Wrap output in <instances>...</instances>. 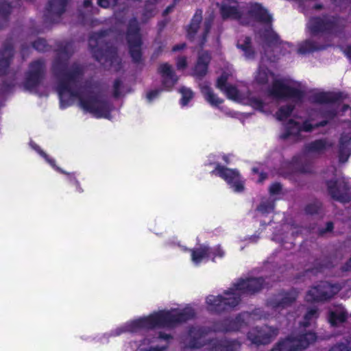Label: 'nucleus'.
<instances>
[{"instance_id": "f257e3e1", "label": "nucleus", "mask_w": 351, "mask_h": 351, "mask_svg": "<svg viewBox=\"0 0 351 351\" xmlns=\"http://www.w3.org/2000/svg\"><path fill=\"white\" fill-rule=\"evenodd\" d=\"M220 12L223 19H237L243 25L256 22L264 26L258 33L266 46L264 55L262 56L258 69L254 73V81L258 84L265 85L271 78L272 85L267 89L269 95L278 99L289 98L292 100V103L281 106L276 112L278 120L287 118L293 112L295 106L301 102L304 93L291 86L284 80L276 79L274 73L267 67V62H274L276 59V56H270V48L274 47L273 50L278 51L280 44L278 35L271 29V16L260 4H241L235 0H224L220 6Z\"/></svg>"}, {"instance_id": "f03ea898", "label": "nucleus", "mask_w": 351, "mask_h": 351, "mask_svg": "<svg viewBox=\"0 0 351 351\" xmlns=\"http://www.w3.org/2000/svg\"><path fill=\"white\" fill-rule=\"evenodd\" d=\"M53 70L57 80V91L62 108L77 101L80 107L86 113L96 118H112V105L108 100L95 92L90 84L80 83L83 69L79 64L69 66L64 63L56 62Z\"/></svg>"}, {"instance_id": "7ed1b4c3", "label": "nucleus", "mask_w": 351, "mask_h": 351, "mask_svg": "<svg viewBox=\"0 0 351 351\" xmlns=\"http://www.w3.org/2000/svg\"><path fill=\"white\" fill-rule=\"evenodd\" d=\"M263 281L262 278L240 279L222 295H208L206 300L208 310L218 313L232 310L240 303L243 295L259 291L263 287Z\"/></svg>"}, {"instance_id": "20e7f679", "label": "nucleus", "mask_w": 351, "mask_h": 351, "mask_svg": "<svg viewBox=\"0 0 351 351\" xmlns=\"http://www.w3.org/2000/svg\"><path fill=\"white\" fill-rule=\"evenodd\" d=\"M176 319L174 310H160L154 311L147 316L130 320L112 330L110 334H104L100 341L106 342L110 336H119L123 332H140L154 329H169Z\"/></svg>"}, {"instance_id": "39448f33", "label": "nucleus", "mask_w": 351, "mask_h": 351, "mask_svg": "<svg viewBox=\"0 0 351 351\" xmlns=\"http://www.w3.org/2000/svg\"><path fill=\"white\" fill-rule=\"evenodd\" d=\"M344 26L343 20L334 16L313 17L308 23V28L312 38L299 45L298 53L306 54L318 50H322L326 46L316 42L313 37L324 34H335L341 31Z\"/></svg>"}, {"instance_id": "423d86ee", "label": "nucleus", "mask_w": 351, "mask_h": 351, "mask_svg": "<svg viewBox=\"0 0 351 351\" xmlns=\"http://www.w3.org/2000/svg\"><path fill=\"white\" fill-rule=\"evenodd\" d=\"M89 46L95 58L114 71L121 69V59L117 55L116 48L106 42L104 33L94 34L89 39Z\"/></svg>"}, {"instance_id": "0eeeda50", "label": "nucleus", "mask_w": 351, "mask_h": 351, "mask_svg": "<svg viewBox=\"0 0 351 351\" xmlns=\"http://www.w3.org/2000/svg\"><path fill=\"white\" fill-rule=\"evenodd\" d=\"M269 315L261 309H255L252 313L243 312L234 319H225L213 324V331L218 332H230L239 330L252 321L265 319Z\"/></svg>"}, {"instance_id": "6e6552de", "label": "nucleus", "mask_w": 351, "mask_h": 351, "mask_svg": "<svg viewBox=\"0 0 351 351\" xmlns=\"http://www.w3.org/2000/svg\"><path fill=\"white\" fill-rule=\"evenodd\" d=\"M316 339L313 332L292 334L285 340L280 341L271 351H302Z\"/></svg>"}, {"instance_id": "1a4fd4ad", "label": "nucleus", "mask_w": 351, "mask_h": 351, "mask_svg": "<svg viewBox=\"0 0 351 351\" xmlns=\"http://www.w3.org/2000/svg\"><path fill=\"white\" fill-rule=\"evenodd\" d=\"M331 146L332 143L326 138L315 140L306 144L303 156L295 159L296 164L298 165V170L302 173L310 172L311 169L308 165L300 166V163L306 162L308 158L319 157Z\"/></svg>"}, {"instance_id": "9d476101", "label": "nucleus", "mask_w": 351, "mask_h": 351, "mask_svg": "<svg viewBox=\"0 0 351 351\" xmlns=\"http://www.w3.org/2000/svg\"><path fill=\"white\" fill-rule=\"evenodd\" d=\"M326 185L333 199L343 204L351 201V183L346 178L331 179L326 182Z\"/></svg>"}, {"instance_id": "9b49d317", "label": "nucleus", "mask_w": 351, "mask_h": 351, "mask_svg": "<svg viewBox=\"0 0 351 351\" xmlns=\"http://www.w3.org/2000/svg\"><path fill=\"white\" fill-rule=\"evenodd\" d=\"M172 338L170 333L160 332L157 337H153L152 338L145 337L139 343L133 342L125 345V351H167L168 348L166 345L153 346L152 344L158 339L169 341Z\"/></svg>"}, {"instance_id": "f8f14e48", "label": "nucleus", "mask_w": 351, "mask_h": 351, "mask_svg": "<svg viewBox=\"0 0 351 351\" xmlns=\"http://www.w3.org/2000/svg\"><path fill=\"white\" fill-rule=\"evenodd\" d=\"M340 291V287L337 284H330L328 282H321L313 287L306 293L307 302H319L330 299Z\"/></svg>"}, {"instance_id": "ddd939ff", "label": "nucleus", "mask_w": 351, "mask_h": 351, "mask_svg": "<svg viewBox=\"0 0 351 351\" xmlns=\"http://www.w3.org/2000/svg\"><path fill=\"white\" fill-rule=\"evenodd\" d=\"M45 68V64L42 60L34 61L29 65L23 82V86L26 90L34 93L38 91L44 75Z\"/></svg>"}, {"instance_id": "4468645a", "label": "nucleus", "mask_w": 351, "mask_h": 351, "mask_svg": "<svg viewBox=\"0 0 351 351\" xmlns=\"http://www.w3.org/2000/svg\"><path fill=\"white\" fill-rule=\"evenodd\" d=\"M12 56V45L8 43L3 50L0 52V80L2 82L0 84V90L2 92L8 91L14 85L13 82L10 81V73H8Z\"/></svg>"}, {"instance_id": "2eb2a0df", "label": "nucleus", "mask_w": 351, "mask_h": 351, "mask_svg": "<svg viewBox=\"0 0 351 351\" xmlns=\"http://www.w3.org/2000/svg\"><path fill=\"white\" fill-rule=\"evenodd\" d=\"M278 334V329L267 325L254 327L247 333V339L257 346L270 343Z\"/></svg>"}, {"instance_id": "dca6fc26", "label": "nucleus", "mask_w": 351, "mask_h": 351, "mask_svg": "<svg viewBox=\"0 0 351 351\" xmlns=\"http://www.w3.org/2000/svg\"><path fill=\"white\" fill-rule=\"evenodd\" d=\"M326 123V121H323L314 125L305 121L301 125L300 122L290 119L285 126V132L280 136L283 139L293 138L294 141H297L300 139L301 131L311 132L313 128L324 126Z\"/></svg>"}, {"instance_id": "f3484780", "label": "nucleus", "mask_w": 351, "mask_h": 351, "mask_svg": "<svg viewBox=\"0 0 351 351\" xmlns=\"http://www.w3.org/2000/svg\"><path fill=\"white\" fill-rule=\"evenodd\" d=\"M298 293L296 290L291 289L281 291L267 302V305L275 311L280 312L291 306L298 298Z\"/></svg>"}, {"instance_id": "a211bd4d", "label": "nucleus", "mask_w": 351, "mask_h": 351, "mask_svg": "<svg viewBox=\"0 0 351 351\" xmlns=\"http://www.w3.org/2000/svg\"><path fill=\"white\" fill-rule=\"evenodd\" d=\"M126 37L131 56L135 62H138L141 57V39L136 19L130 21Z\"/></svg>"}, {"instance_id": "6ab92c4d", "label": "nucleus", "mask_w": 351, "mask_h": 351, "mask_svg": "<svg viewBox=\"0 0 351 351\" xmlns=\"http://www.w3.org/2000/svg\"><path fill=\"white\" fill-rule=\"evenodd\" d=\"M213 331V327L193 326L189 330L187 346L191 348H200L207 345L206 337Z\"/></svg>"}, {"instance_id": "aec40b11", "label": "nucleus", "mask_w": 351, "mask_h": 351, "mask_svg": "<svg viewBox=\"0 0 351 351\" xmlns=\"http://www.w3.org/2000/svg\"><path fill=\"white\" fill-rule=\"evenodd\" d=\"M212 173L218 175L225 180L235 192H241L243 191L244 186L240 180V175L237 170L217 165Z\"/></svg>"}, {"instance_id": "412c9836", "label": "nucleus", "mask_w": 351, "mask_h": 351, "mask_svg": "<svg viewBox=\"0 0 351 351\" xmlns=\"http://www.w3.org/2000/svg\"><path fill=\"white\" fill-rule=\"evenodd\" d=\"M32 147L36 151L41 157H43L45 160L56 171L59 172V173H64L66 176V179L67 180L69 181V182L73 186L75 184L77 183V182L78 181L76 178V176H75V173H67V172H65L64 171H63L61 168H60L59 167H58L56 164V160L52 158L50 156H49L48 154H47L45 152H43L38 145H37L36 144H35L34 143H30Z\"/></svg>"}, {"instance_id": "4be33fe9", "label": "nucleus", "mask_w": 351, "mask_h": 351, "mask_svg": "<svg viewBox=\"0 0 351 351\" xmlns=\"http://www.w3.org/2000/svg\"><path fill=\"white\" fill-rule=\"evenodd\" d=\"M351 155V133H343L341 135L339 143L338 158L340 163L348 161Z\"/></svg>"}, {"instance_id": "5701e85b", "label": "nucleus", "mask_w": 351, "mask_h": 351, "mask_svg": "<svg viewBox=\"0 0 351 351\" xmlns=\"http://www.w3.org/2000/svg\"><path fill=\"white\" fill-rule=\"evenodd\" d=\"M210 59V55L208 51L199 53L197 61L193 73L195 77L202 79L206 75Z\"/></svg>"}, {"instance_id": "b1692460", "label": "nucleus", "mask_w": 351, "mask_h": 351, "mask_svg": "<svg viewBox=\"0 0 351 351\" xmlns=\"http://www.w3.org/2000/svg\"><path fill=\"white\" fill-rule=\"evenodd\" d=\"M348 312L341 305H336L331 307L328 312V319L332 326H337L348 318Z\"/></svg>"}, {"instance_id": "393cba45", "label": "nucleus", "mask_w": 351, "mask_h": 351, "mask_svg": "<svg viewBox=\"0 0 351 351\" xmlns=\"http://www.w3.org/2000/svg\"><path fill=\"white\" fill-rule=\"evenodd\" d=\"M159 72L164 89L167 90L171 89L175 84L172 67L167 63L162 64L159 68Z\"/></svg>"}, {"instance_id": "a878e982", "label": "nucleus", "mask_w": 351, "mask_h": 351, "mask_svg": "<svg viewBox=\"0 0 351 351\" xmlns=\"http://www.w3.org/2000/svg\"><path fill=\"white\" fill-rule=\"evenodd\" d=\"M343 95L341 93H318L313 96L314 101L319 104H336L341 101Z\"/></svg>"}, {"instance_id": "bb28decb", "label": "nucleus", "mask_w": 351, "mask_h": 351, "mask_svg": "<svg viewBox=\"0 0 351 351\" xmlns=\"http://www.w3.org/2000/svg\"><path fill=\"white\" fill-rule=\"evenodd\" d=\"M201 92L205 99L212 106H217L221 104L223 100L217 97L213 93L210 86L206 82H203L200 85Z\"/></svg>"}, {"instance_id": "cd10ccee", "label": "nucleus", "mask_w": 351, "mask_h": 351, "mask_svg": "<svg viewBox=\"0 0 351 351\" xmlns=\"http://www.w3.org/2000/svg\"><path fill=\"white\" fill-rule=\"evenodd\" d=\"M69 0H49L48 12L51 16H59L65 10Z\"/></svg>"}, {"instance_id": "c85d7f7f", "label": "nucleus", "mask_w": 351, "mask_h": 351, "mask_svg": "<svg viewBox=\"0 0 351 351\" xmlns=\"http://www.w3.org/2000/svg\"><path fill=\"white\" fill-rule=\"evenodd\" d=\"M202 20V10H197L190 25H189L188 36L190 38H192L195 36V34L197 32V29L199 27V24Z\"/></svg>"}, {"instance_id": "c756f323", "label": "nucleus", "mask_w": 351, "mask_h": 351, "mask_svg": "<svg viewBox=\"0 0 351 351\" xmlns=\"http://www.w3.org/2000/svg\"><path fill=\"white\" fill-rule=\"evenodd\" d=\"M208 254L209 247L206 245L191 250L192 261L195 264H199L204 258L208 257Z\"/></svg>"}, {"instance_id": "7c9ffc66", "label": "nucleus", "mask_w": 351, "mask_h": 351, "mask_svg": "<svg viewBox=\"0 0 351 351\" xmlns=\"http://www.w3.org/2000/svg\"><path fill=\"white\" fill-rule=\"evenodd\" d=\"M237 47L244 52L246 58L252 59L254 56V51L251 46V39L250 37H245L241 43L239 40L237 43Z\"/></svg>"}, {"instance_id": "2f4dec72", "label": "nucleus", "mask_w": 351, "mask_h": 351, "mask_svg": "<svg viewBox=\"0 0 351 351\" xmlns=\"http://www.w3.org/2000/svg\"><path fill=\"white\" fill-rule=\"evenodd\" d=\"M195 315V313L191 307L187 306L180 311L177 308V323L186 322L193 319Z\"/></svg>"}, {"instance_id": "473e14b6", "label": "nucleus", "mask_w": 351, "mask_h": 351, "mask_svg": "<svg viewBox=\"0 0 351 351\" xmlns=\"http://www.w3.org/2000/svg\"><path fill=\"white\" fill-rule=\"evenodd\" d=\"M319 313L317 308H310L307 311L304 317L302 325L304 327L309 326L318 317Z\"/></svg>"}, {"instance_id": "72a5a7b5", "label": "nucleus", "mask_w": 351, "mask_h": 351, "mask_svg": "<svg viewBox=\"0 0 351 351\" xmlns=\"http://www.w3.org/2000/svg\"><path fill=\"white\" fill-rule=\"evenodd\" d=\"M321 210L322 203L317 199L308 203L305 208V211L308 215L319 214Z\"/></svg>"}, {"instance_id": "f704fd0d", "label": "nucleus", "mask_w": 351, "mask_h": 351, "mask_svg": "<svg viewBox=\"0 0 351 351\" xmlns=\"http://www.w3.org/2000/svg\"><path fill=\"white\" fill-rule=\"evenodd\" d=\"M207 344V351H225L224 339H212Z\"/></svg>"}, {"instance_id": "c9c22d12", "label": "nucleus", "mask_w": 351, "mask_h": 351, "mask_svg": "<svg viewBox=\"0 0 351 351\" xmlns=\"http://www.w3.org/2000/svg\"><path fill=\"white\" fill-rule=\"evenodd\" d=\"M10 12V5L5 1H0V27L6 21L8 14Z\"/></svg>"}, {"instance_id": "e433bc0d", "label": "nucleus", "mask_w": 351, "mask_h": 351, "mask_svg": "<svg viewBox=\"0 0 351 351\" xmlns=\"http://www.w3.org/2000/svg\"><path fill=\"white\" fill-rule=\"evenodd\" d=\"M179 92L182 95L180 104L183 106H186L189 101L193 97V91L190 88L186 87H181L179 90Z\"/></svg>"}, {"instance_id": "4c0bfd02", "label": "nucleus", "mask_w": 351, "mask_h": 351, "mask_svg": "<svg viewBox=\"0 0 351 351\" xmlns=\"http://www.w3.org/2000/svg\"><path fill=\"white\" fill-rule=\"evenodd\" d=\"M213 17H208V18H206L204 21V31H203V34H202V40H201V43H199V46L201 47H202L204 45V43L206 42V36L207 34H208L210 28H211V26H212V24H213Z\"/></svg>"}, {"instance_id": "58836bf2", "label": "nucleus", "mask_w": 351, "mask_h": 351, "mask_svg": "<svg viewBox=\"0 0 351 351\" xmlns=\"http://www.w3.org/2000/svg\"><path fill=\"white\" fill-rule=\"evenodd\" d=\"M274 208V200H267L263 201L257 210L262 213L263 214L269 213L273 211Z\"/></svg>"}, {"instance_id": "ea45409f", "label": "nucleus", "mask_w": 351, "mask_h": 351, "mask_svg": "<svg viewBox=\"0 0 351 351\" xmlns=\"http://www.w3.org/2000/svg\"><path fill=\"white\" fill-rule=\"evenodd\" d=\"M241 347V343L237 340L224 339L225 351H238Z\"/></svg>"}, {"instance_id": "a19ab883", "label": "nucleus", "mask_w": 351, "mask_h": 351, "mask_svg": "<svg viewBox=\"0 0 351 351\" xmlns=\"http://www.w3.org/2000/svg\"><path fill=\"white\" fill-rule=\"evenodd\" d=\"M223 91L225 92L228 97L231 99L237 100L239 98L238 90L232 85H228Z\"/></svg>"}, {"instance_id": "79ce46f5", "label": "nucleus", "mask_w": 351, "mask_h": 351, "mask_svg": "<svg viewBox=\"0 0 351 351\" xmlns=\"http://www.w3.org/2000/svg\"><path fill=\"white\" fill-rule=\"evenodd\" d=\"M334 228V225L332 221H328L326 224L325 228H318L317 230H315L319 236H324L328 232H331Z\"/></svg>"}, {"instance_id": "37998d69", "label": "nucleus", "mask_w": 351, "mask_h": 351, "mask_svg": "<svg viewBox=\"0 0 351 351\" xmlns=\"http://www.w3.org/2000/svg\"><path fill=\"white\" fill-rule=\"evenodd\" d=\"M187 65V57L184 55H177V69H184Z\"/></svg>"}, {"instance_id": "c03bdc74", "label": "nucleus", "mask_w": 351, "mask_h": 351, "mask_svg": "<svg viewBox=\"0 0 351 351\" xmlns=\"http://www.w3.org/2000/svg\"><path fill=\"white\" fill-rule=\"evenodd\" d=\"M33 47L39 51H45L47 49L46 40L42 38L37 39L34 43Z\"/></svg>"}, {"instance_id": "a18cd8bd", "label": "nucleus", "mask_w": 351, "mask_h": 351, "mask_svg": "<svg viewBox=\"0 0 351 351\" xmlns=\"http://www.w3.org/2000/svg\"><path fill=\"white\" fill-rule=\"evenodd\" d=\"M329 351H351V341L346 344L341 343L335 346Z\"/></svg>"}, {"instance_id": "49530a36", "label": "nucleus", "mask_w": 351, "mask_h": 351, "mask_svg": "<svg viewBox=\"0 0 351 351\" xmlns=\"http://www.w3.org/2000/svg\"><path fill=\"white\" fill-rule=\"evenodd\" d=\"M228 77L226 74H222L217 81V86L221 90H223L228 85L226 84Z\"/></svg>"}, {"instance_id": "de8ad7c7", "label": "nucleus", "mask_w": 351, "mask_h": 351, "mask_svg": "<svg viewBox=\"0 0 351 351\" xmlns=\"http://www.w3.org/2000/svg\"><path fill=\"white\" fill-rule=\"evenodd\" d=\"M250 103H251V105L256 109H258L260 111H262L263 112V107H264V104L263 103V101L258 99V98H256V97H252L250 99Z\"/></svg>"}, {"instance_id": "09e8293b", "label": "nucleus", "mask_w": 351, "mask_h": 351, "mask_svg": "<svg viewBox=\"0 0 351 351\" xmlns=\"http://www.w3.org/2000/svg\"><path fill=\"white\" fill-rule=\"evenodd\" d=\"M160 90L154 89L149 90L146 94V99L148 102H152L155 100L159 95Z\"/></svg>"}, {"instance_id": "8fccbe9b", "label": "nucleus", "mask_w": 351, "mask_h": 351, "mask_svg": "<svg viewBox=\"0 0 351 351\" xmlns=\"http://www.w3.org/2000/svg\"><path fill=\"white\" fill-rule=\"evenodd\" d=\"M122 82L119 80H117L113 86V93L114 97H119L122 95Z\"/></svg>"}, {"instance_id": "3c124183", "label": "nucleus", "mask_w": 351, "mask_h": 351, "mask_svg": "<svg viewBox=\"0 0 351 351\" xmlns=\"http://www.w3.org/2000/svg\"><path fill=\"white\" fill-rule=\"evenodd\" d=\"M118 0H97V3L103 8L114 6Z\"/></svg>"}, {"instance_id": "603ef678", "label": "nucleus", "mask_w": 351, "mask_h": 351, "mask_svg": "<svg viewBox=\"0 0 351 351\" xmlns=\"http://www.w3.org/2000/svg\"><path fill=\"white\" fill-rule=\"evenodd\" d=\"M282 189V186L280 183H274L269 187V193L271 195L278 194Z\"/></svg>"}, {"instance_id": "864d4df0", "label": "nucleus", "mask_w": 351, "mask_h": 351, "mask_svg": "<svg viewBox=\"0 0 351 351\" xmlns=\"http://www.w3.org/2000/svg\"><path fill=\"white\" fill-rule=\"evenodd\" d=\"M341 269L344 271H348L351 269V257L349 260L342 266Z\"/></svg>"}, {"instance_id": "5fc2aeb1", "label": "nucleus", "mask_w": 351, "mask_h": 351, "mask_svg": "<svg viewBox=\"0 0 351 351\" xmlns=\"http://www.w3.org/2000/svg\"><path fill=\"white\" fill-rule=\"evenodd\" d=\"M319 265V269H321L322 268H329L331 267H333L335 264H333L332 262H326L322 264L317 263Z\"/></svg>"}, {"instance_id": "6e6d98bb", "label": "nucleus", "mask_w": 351, "mask_h": 351, "mask_svg": "<svg viewBox=\"0 0 351 351\" xmlns=\"http://www.w3.org/2000/svg\"><path fill=\"white\" fill-rule=\"evenodd\" d=\"M337 112V110L332 108L328 111L326 116L331 119L336 115Z\"/></svg>"}, {"instance_id": "4d7b16f0", "label": "nucleus", "mask_w": 351, "mask_h": 351, "mask_svg": "<svg viewBox=\"0 0 351 351\" xmlns=\"http://www.w3.org/2000/svg\"><path fill=\"white\" fill-rule=\"evenodd\" d=\"M214 254L216 255V256H219V257H222L224 254V252L223 251V250L219 247L218 246L214 251Z\"/></svg>"}, {"instance_id": "13d9d810", "label": "nucleus", "mask_w": 351, "mask_h": 351, "mask_svg": "<svg viewBox=\"0 0 351 351\" xmlns=\"http://www.w3.org/2000/svg\"><path fill=\"white\" fill-rule=\"evenodd\" d=\"M73 186L75 188V191L77 192H78V193L83 192V189H82L79 181H77V183L73 185Z\"/></svg>"}, {"instance_id": "bf43d9fd", "label": "nucleus", "mask_w": 351, "mask_h": 351, "mask_svg": "<svg viewBox=\"0 0 351 351\" xmlns=\"http://www.w3.org/2000/svg\"><path fill=\"white\" fill-rule=\"evenodd\" d=\"M73 186L75 188V191L77 192H78V193L83 192V189H82L79 181H77V183L73 185Z\"/></svg>"}, {"instance_id": "052dcab7", "label": "nucleus", "mask_w": 351, "mask_h": 351, "mask_svg": "<svg viewBox=\"0 0 351 351\" xmlns=\"http://www.w3.org/2000/svg\"><path fill=\"white\" fill-rule=\"evenodd\" d=\"M267 178V175L265 174V173H261L260 174V177H259V180H258V182H262L264 180H265Z\"/></svg>"}, {"instance_id": "680f3d73", "label": "nucleus", "mask_w": 351, "mask_h": 351, "mask_svg": "<svg viewBox=\"0 0 351 351\" xmlns=\"http://www.w3.org/2000/svg\"><path fill=\"white\" fill-rule=\"evenodd\" d=\"M186 47V44L177 45V51L183 49Z\"/></svg>"}, {"instance_id": "e2e57ef3", "label": "nucleus", "mask_w": 351, "mask_h": 351, "mask_svg": "<svg viewBox=\"0 0 351 351\" xmlns=\"http://www.w3.org/2000/svg\"><path fill=\"white\" fill-rule=\"evenodd\" d=\"M84 4L85 8H88L90 4V1L89 0H85Z\"/></svg>"}, {"instance_id": "0e129e2a", "label": "nucleus", "mask_w": 351, "mask_h": 351, "mask_svg": "<svg viewBox=\"0 0 351 351\" xmlns=\"http://www.w3.org/2000/svg\"><path fill=\"white\" fill-rule=\"evenodd\" d=\"M346 53L348 57L351 58V46L347 49Z\"/></svg>"}, {"instance_id": "69168bd1", "label": "nucleus", "mask_w": 351, "mask_h": 351, "mask_svg": "<svg viewBox=\"0 0 351 351\" xmlns=\"http://www.w3.org/2000/svg\"><path fill=\"white\" fill-rule=\"evenodd\" d=\"M252 171L256 173H258V169H257V168H256V167H254V168L252 169Z\"/></svg>"}, {"instance_id": "338daca9", "label": "nucleus", "mask_w": 351, "mask_h": 351, "mask_svg": "<svg viewBox=\"0 0 351 351\" xmlns=\"http://www.w3.org/2000/svg\"><path fill=\"white\" fill-rule=\"evenodd\" d=\"M285 45L289 46V43H285V44L283 45V47H285Z\"/></svg>"}, {"instance_id": "774afa93", "label": "nucleus", "mask_w": 351, "mask_h": 351, "mask_svg": "<svg viewBox=\"0 0 351 351\" xmlns=\"http://www.w3.org/2000/svg\"><path fill=\"white\" fill-rule=\"evenodd\" d=\"M224 160H225L226 162H228V158H226V156L224 157Z\"/></svg>"}]
</instances>
